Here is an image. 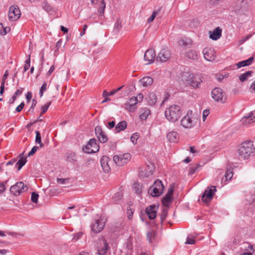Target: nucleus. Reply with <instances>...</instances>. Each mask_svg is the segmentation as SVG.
I'll return each mask as SVG.
<instances>
[{
	"label": "nucleus",
	"instance_id": "412c9836",
	"mask_svg": "<svg viewBox=\"0 0 255 255\" xmlns=\"http://www.w3.org/2000/svg\"><path fill=\"white\" fill-rule=\"evenodd\" d=\"M222 35V30L220 28H216L212 33H211L210 35V38L212 40H216L219 39Z\"/></svg>",
	"mask_w": 255,
	"mask_h": 255
},
{
	"label": "nucleus",
	"instance_id": "ddd939ff",
	"mask_svg": "<svg viewBox=\"0 0 255 255\" xmlns=\"http://www.w3.org/2000/svg\"><path fill=\"white\" fill-rule=\"evenodd\" d=\"M95 134L100 142L105 143L107 141L108 136L100 126H97L95 128Z\"/></svg>",
	"mask_w": 255,
	"mask_h": 255
},
{
	"label": "nucleus",
	"instance_id": "0e129e2a",
	"mask_svg": "<svg viewBox=\"0 0 255 255\" xmlns=\"http://www.w3.org/2000/svg\"><path fill=\"white\" fill-rule=\"evenodd\" d=\"M135 98L137 99V103L140 102L142 101L143 99V96L142 94H139L137 97H135Z\"/></svg>",
	"mask_w": 255,
	"mask_h": 255
},
{
	"label": "nucleus",
	"instance_id": "1a4fd4ad",
	"mask_svg": "<svg viewBox=\"0 0 255 255\" xmlns=\"http://www.w3.org/2000/svg\"><path fill=\"white\" fill-rule=\"evenodd\" d=\"M216 191V186H211L210 187H208L207 189L205 190L202 196V201L206 203L210 202Z\"/></svg>",
	"mask_w": 255,
	"mask_h": 255
},
{
	"label": "nucleus",
	"instance_id": "58836bf2",
	"mask_svg": "<svg viewBox=\"0 0 255 255\" xmlns=\"http://www.w3.org/2000/svg\"><path fill=\"white\" fill-rule=\"evenodd\" d=\"M155 237V233L153 231L148 232L147 234V238L150 243H152Z\"/></svg>",
	"mask_w": 255,
	"mask_h": 255
},
{
	"label": "nucleus",
	"instance_id": "e2e57ef3",
	"mask_svg": "<svg viewBox=\"0 0 255 255\" xmlns=\"http://www.w3.org/2000/svg\"><path fill=\"white\" fill-rule=\"evenodd\" d=\"M10 30V28L9 27L6 26L4 27V28L3 29V31L2 32V35H5L6 33H7L8 32H9Z\"/></svg>",
	"mask_w": 255,
	"mask_h": 255
},
{
	"label": "nucleus",
	"instance_id": "c03bdc74",
	"mask_svg": "<svg viewBox=\"0 0 255 255\" xmlns=\"http://www.w3.org/2000/svg\"><path fill=\"white\" fill-rule=\"evenodd\" d=\"M139 138V134L137 132L132 134L130 137L131 141L132 143H136L137 139Z\"/></svg>",
	"mask_w": 255,
	"mask_h": 255
},
{
	"label": "nucleus",
	"instance_id": "4468645a",
	"mask_svg": "<svg viewBox=\"0 0 255 255\" xmlns=\"http://www.w3.org/2000/svg\"><path fill=\"white\" fill-rule=\"evenodd\" d=\"M155 52L153 49H149L147 50L144 55V59L148 62V64L152 63L155 58Z\"/></svg>",
	"mask_w": 255,
	"mask_h": 255
},
{
	"label": "nucleus",
	"instance_id": "13d9d810",
	"mask_svg": "<svg viewBox=\"0 0 255 255\" xmlns=\"http://www.w3.org/2000/svg\"><path fill=\"white\" fill-rule=\"evenodd\" d=\"M37 104V102L35 99H33L32 101V105L29 110V111H31L32 113L34 111V107H35L36 105Z\"/></svg>",
	"mask_w": 255,
	"mask_h": 255
},
{
	"label": "nucleus",
	"instance_id": "e433bc0d",
	"mask_svg": "<svg viewBox=\"0 0 255 255\" xmlns=\"http://www.w3.org/2000/svg\"><path fill=\"white\" fill-rule=\"evenodd\" d=\"M47 89V83L46 82H44L42 86L40 88L39 90V95L40 97H42L43 95V93L46 91Z\"/></svg>",
	"mask_w": 255,
	"mask_h": 255
},
{
	"label": "nucleus",
	"instance_id": "864d4df0",
	"mask_svg": "<svg viewBox=\"0 0 255 255\" xmlns=\"http://www.w3.org/2000/svg\"><path fill=\"white\" fill-rule=\"evenodd\" d=\"M39 147L36 146H33L31 151L28 153V155L29 156L33 155L37 151V150L38 149Z\"/></svg>",
	"mask_w": 255,
	"mask_h": 255
},
{
	"label": "nucleus",
	"instance_id": "a211bd4d",
	"mask_svg": "<svg viewBox=\"0 0 255 255\" xmlns=\"http://www.w3.org/2000/svg\"><path fill=\"white\" fill-rule=\"evenodd\" d=\"M156 206L152 205L148 206L146 209V213L149 219H154L156 216Z\"/></svg>",
	"mask_w": 255,
	"mask_h": 255
},
{
	"label": "nucleus",
	"instance_id": "aec40b11",
	"mask_svg": "<svg viewBox=\"0 0 255 255\" xmlns=\"http://www.w3.org/2000/svg\"><path fill=\"white\" fill-rule=\"evenodd\" d=\"M146 100L149 105L153 106L157 102V96L154 93H150L146 98Z\"/></svg>",
	"mask_w": 255,
	"mask_h": 255
},
{
	"label": "nucleus",
	"instance_id": "c756f323",
	"mask_svg": "<svg viewBox=\"0 0 255 255\" xmlns=\"http://www.w3.org/2000/svg\"><path fill=\"white\" fill-rule=\"evenodd\" d=\"M242 121L244 125L250 124L255 121V119H254L253 117L251 116V113L248 116L245 117L244 119H243Z\"/></svg>",
	"mask_w": 255,
	"mask_h": 255
},
{
	"label": "nucleus",
	"instance_id": "423d86ee",
	"mask_svg": "<svg viewBox=\"0 0 255 255\" xmlns=\"http://www.w3.org/2000/svg\"><path fill=\"white\" fill-rule=\"evenodd\" d=\"M212 97L215 101L221 103H224L227 101V97L225 93L220 88H215L212 90Z\"/></svg>",
	"mask_w": 255,
	"mask_h": 255
},
{
	"label": "nucleus",
	"instance_id": "680f3d73",
	"mask_svg": "<svg viewBox=\"0 0 255 255\" xmlns=\"http://www.w3.org/2000/svg\"><path fill=\"white\" fill-rule=\"evenodd\" d=\"M209 111L208 110H205L203 111V120L204 121L206 119L207 116L209 115Z\"/></svg>",
	"mask_w": 255,
	"mask_h": 255
},
{
	"label": "nucleus",
	"instance_id": "a878e982",
	"mask_svg": "<svg viewBox=\"0 0 255 255\" xmlns=\"http://www.w3.org/2000/svg\"><path fill=\"white\" fill-rule=\"evenodd\" d=\"M127 127V123L126 121H123L119 123L115 127V130L117 132L125 130Z\"/></svg>",
	"mask_w": 255,
	"mask_h": 255
},
{
	"label": "nucleus",
	"instance_id": "3c124183",
	"mask_svg": "<svg viewBox=\"0 0 255 255\" xmlns=\"http://www.w3.org/2000/svg\"><path fill=\"white\" fill-rule=\"evenodd\" d=\"M69 179L68 178H57V181L58 183H59L61 184H67L68 182Z\"/></svg>",
	"mask_w": 255,
	"mask_h": 255
},
{
	"label": "nucleus",
	"instance_id": "c9c22d12",
	"mask_svg": "<svg viewBox=\"0 0 255 255\" xmlns=\"http://www.w3.org/2000/svg\"><path fill=\"white\" fill-rule=\"evenodd\" d=\"M179 45L184 46V48H185L188 44H191V41L190 39H188L187 40L184 39L180 40L179 42Z\"/></svg>",
	"mask_w": 255,
	"mask_h": 255
},
{
	"label": "nucleus",
	"instance_id": "c85d7f7f",
	"mask_svg": "<svg viewBox=\"0 0 255 255\" xmlns=\"http://www.w3.org/2000/svg\"><path fill=\"white\" fill-rule=\"evenodd\" d=\"M252 71H248L247 72H246L245 73L241 74L239 76V79L241 82H244L246 81L248 77H250L252 74H253Z\"/></svg>",
	"mask_w": 255,
	"mask_h": 255
},
{
	"label": "nucleus",
	"instance_id": "2eb2a0df",
	"mask_svg": "<svg viewBox=\"0 0 255 255\" xmlns=\"http://www.w3.org/2000/svg\"><path fill=\"white\" fill-rule=\"evenodd\" d=\"M173 192V187L170 186L168 190L167 194L162 198V203L165 206H168V204L170 203L172 200V194Z\"/></svg>",
	"mask_w": 255,
	"mask_h": 255
},
{
	"label": "nucleus",
	"instance_id": "49530a36",
	"mask_svg": "<svg viewBox=\"0 0 255 255\" xmlns=\"http://www.w3.org/2000/svg\"><path fill=\"white\" fill-rule=\"evenodd\" d=\"M50 104H51V103L49 102L41 107V115H42V114L45 113L47 111Z\"/></svg>",
	"mask_w": 255,
	"mask_h": 255
},
{
	"label": "nucleus",
	"instance_id": "09e8293b",
	"mask_svg": "<svg viewBox=\"0 0 255 255\" xmlns=\"http://www.w3.org/2000/svg\"><path fill=\"white\" fill-rule=\"evenodd\" d=\"M200 166L199 165H197L196 166L191 167L189 169V174L190 175L193 174L196 172L198 168Z\"/></svg>",
	"mask_w": 255,
	"mask_h": 255
},
{
	"label": "nucleus",
	"instance_id": "a19ab883",
	"mask_svg": "<svg viewBox=\"0 0 255 255\" xmlns=\"http://www.w3.org/2000/svg\"><path fill=\"white\" fill-rule=\"evenodd\" d=\"M167 215V209H163L160 215L161 222L162 223L166 219Z\"/></svg>",
	"mask_w": 255,
	"mask_h": 255
},
{
	"label": "nucleus",
	"instance_id": "bf43d9fd",
	"mask_svg": "<svg viewBox=\"0 0 255 255\" xmlns=\"http://www.w3.org/2000/svg\"><path fill=\"white\" fill-rule=\"evenodd\" d=\"M24 106V103L23 102H22L19 106H18L16 107L15 111L17 112H21V110L23 109Z\"/></svg>",
	"mask_w": 255,
	"mask_h": 255
},
{
	"label": "nucleus",
	"instance_id": "2f4dec72",
	"mask_svg": "<svg viewBox=\"0 0 255 255\" xmlns=\"http://www.w3.org/2000/svg\"><path fill=\"white\" fill-rule=\"evenodd\" d=\"M133 190L136 194L141 193L142 186L138 183H134L132 187Z\"/></svg>",
	"mask_w": 255,
	"mask_h": 255
},
{
	"label": "nucleus",
	"instance_id": "39448f33",
	"mask_svg": "<svg viewBox=\"0 0 255 255\" xmlns=\"http://www.w3.org/2000/svg\"><path fill=\"white\" fill-rule=\"evenodd\" d=\"M28 189L23 182H18L10 188V192L14 195L17 196L25 192Z\"/></svg>",
	"mask_w": 255,
	"mask_h": 255
},
{
	"label": "nucleus",
	"instance_id": "37998d69",
	"mask_svg": "<svg viewBox=\"0 0 255 255\" xmlns=\"http://www.w3.org/2000/svg\"><path fill=\"white\" fill-rule=\"evenodd\" d=\"M30 65V57L29 55L28 58L25 62V65L24 66V72H26L29 68Z\"/></svg>",
	"mask_w": 255,
	"mask_h": 255
},
{
	"label": "nucleus",
	"instance_id": "79ce46f5",
	"mask_svg": "<svg viewBox=\"0 0 255 255\" xmlns=\"http://www.w3.org/2000/svg\"><path fill=\"white\" fill-rule=\"evenodd\" d=\"M122 198V195L120 193H117L113 198V202L117 203Z\"/></svg>",
	"mask_w": 255,
	"mask_h": 255
},
{
	"label": "nucleus",
	"instance_id": "393cba45",
	"mask_svg": "<svg viewBox=\"0 0 255 255\" xmlns=\"http://www.w3.org/2000/svg\"><path fill=\"white\" fill-rule=\"evenodd\" d=\"M254 60V58L253 57H251L248 59L247 60H244L242 61H241L240 62H238L236 65L237 66L238 68H240L242 67H245L247 66L250 65L253 62Z\"/></svg>",
	"mask_w": 255,
	"mask_h": 255
},
{
	"label": "nucleus",
	"instance_id": "4c0bfd02",
	"mask_svg": "<svg viewBox=\"0 0 255 255\" xmlns=\"http://www.w3.org/2000/svg\"><path fill=\"white\" fill-rule=\"evenodd\" d=\"M108 243L105 241L104 242V246L103 247V248H102L100 251H99V254L100 255H104V254H105L107 251H108Z\"/></svg>",
	"mask_w": 255,
	"mask_h": 255
},
{
	"label": "nucleus",
	"instance_id": "dca6fc26",
	"mask_svg": "<svg viewBox=\"0 0 255 255\" xmlns=\"http://www.w3.org/2000/svg\"><path fill=\"white\" fill-rule=\"evenodd\" d=\"M170 57L169 52L167 49H163L158 54L156 59L161 62H166Z\"/></svg>",
	"mask_w": 255,
	"mask_h": 255
},
{
	"label": "nucleus",
	"instance_id": "cd10ccee",
	"mask_svg": "<svg viewBox=\"0 0 255 255\" xmlns=\"http://www.w3.org/2000/svg\"><path fill=\"white\" fill-rule=\"evenodd\" d=\"M149 114L150 110L146 108H143L141 110V114L139 116V118L141 120H145Z\"/></svg>",
	"mask_w": 255,
	"mask_h": 255
},
{
	"label": "nucleus",
	"instance_id": "b1692460",
	"mask_svg": "<svg viewBox=\"0 0 255 255\" xmlns=\"http://www.w3.org/2000/svg\"><path fill=\"white\" fill-rule=\"evenodd\" d=\"M140 82L143 87H147L152 85L153 80L150 77L146 76L140 80Z\"/></svg>",
	"mask_w": 255,
	"mask_h": 255
},
{
	"label": "nucleus",
	"instance_id": "9d476101",
	"mask_svg": "<svg viewBox=\"0 0 255 255\" xmlns=\"http://www.w3.org/2000/svg\"><path fill=\"white\" fill-rule=\"evenodd\" d=\"M21 12L18 6L11 5L9 7L8 14V19L11 21L17 20L20 16Z\"/></svg>",
	"mask_w": 255,
	"mask_h": 255
},
{
	"label": "nucleus",
	"instance_id": "6e6552de",
	"mask_svg": "<svg viewBox=\"0 0 255 255\" xmlns=\"http://www.w3.org/2000/svg\"><path fill=\"white\" fill-rule=\"evenodd\" d=\"M84 152L87 153H96L99 150V146L95 138L90 139L87 145L83 147Z\"/></svg>",
	"mask_w": 255,
	"mask_h": 255
},
{
	"label": "nucleus",
	"instance_id": "7ed1b4c3",
	"mask_svg": "<svg viewBox=\"0 0 255 255\" xmlns=\"http://www.w3.org/2000/svg\"><path fill=\"white\" fill-rule=\"evenodd\" d=\"M184 77V80L187 83L194 88H199L202 82V77L200 75L186 73Z\"/></svg>",
	"mask_w": 255,
	"mask_h": 255
},
{
	"label": "nucleus",
	"instance_id": "69168bd1",
	"mask_svg": "<svg viewBox=\"0 0 255 255\" xmlns=\"http://www.w3.org/2000/svg\"><path fill=\"white\" fill-rule=\"evenodd\" d=\"M55 70V67L54 65H52L50 67V69L49 70V71H48L47 73V76H49L50 75H51L52 72L54 71V70Z\"/></svg>",
	"mask_w": 255,
	"mask_h": 255
},
{
	"label": "nucleus",
	"instance_id": "8fccbe9b",
	"mask_svg": "<svg viewBox=\"0 0 255 255\" xmlns=\"http://www.w3.org/2000/svg\"><path fill=\"white\" fill-rule=\"evenodd\" d=\"M225 177L226 178V181L228 180H230L233 177V173L232 171H230L229 170L227 171L225 173Z\"/></svg>",
	"mask_w": 255,
	"mask_h": 255
},
{
	"label": "nucleus",
	"instance_id": "5fc2aeb1",
	"mask_svg": "<svg viewBox=\"0 0 255 255\" xmlns=\"http://www.w3.org/2000/svg\"><path fill=\"white\" fill-rule=\"evenodd\" d=\"M196 243V241L194 239L190 238L187 237L185 244L189 245H194Z\"/></svg>",
	"mask_w": 255,
	"mask_h": 255
},
{
	"label": "nucleus",
	"instance_id": "473e14b6",
	"mask_svg": "<svg viewBox=\"0 0 255 255\" xmlns=\"http://www.w3.org/2000/svg\"><path fill=\"white\" fill-rule=\"evenodd\" d=\"M124 108L129 112H133L136 109V106H133L128 102L125 104Z\"/></svg>",
	"mask_w": 255,
	"mask_h": 255
},
{
	"label": "nucleus",
	"instance_id": "ea45409f",
	"mask_svg": "<svg viewBox=\"0 0 255 255\" xmlns=\"http://www.w3.org/2000/svg\"><path fill=\"white\" fill-rule=\"evenodd\" d=\"M38 197H39L38 194L36 192H33L31 193V200L32 202H33L35 203H36L38 201Z\"/></svg>",
	"mask_w": 255,
	"mask_h": 255
},
{
	"label": "nucleus",
	"instance_id": "f257e3e1",
	"mask_svg": "<svg viewBox=\"0 0 255 255\" xmlns=\"http://www.w3.org/2000/svg\"><path fill=\"white\" fill-rule=\"evenodd\" d=\"M255 148L252 141H245L240 144L237 150L238 158L240 160L248 159L254 155Z\"/></svg>",
	"mask_w": 255,
	"mask_h": 255
},
{
	"label": "nucleus",
	"instance_id": "5701e85b",
	"mask_svg": "<svg viewBox=\"0 0 255 255\" xmlns=\"http://www.w3.org/2000/svg\"><path fill=\"white\" fill-rule=\"evenodd\" d=\"M185 55L188 58L193 60L198 59V54L195 50H189L186 52Z\"/></svg>",
	"mask_w": 255,
	"mask_h": 255
},
{
	"label": "nucleus",
	"instance_id": "4d7b16f0",
	"mask_svg": "<svg viewBox=\"0 0 255 255\" xmlns=\"http://www.w3.org/2000/svg\"><path fill=\"white\" fill-rule=\"evenodd\" d=\"M7 182V181H5L3 183H0V194L3 192L5 188V184Z\"/></svg>",
	"mask_w": 255,
	"mask_h": 255
},
{
	"label": "nucleus",
	"instance_id": "774afa93",
	"mask_svg": "<svg viewBox=\"0 0 255 255\" xmlns=\"http://www.w3.org/2000/svg\"><path fill=\"white\" fill-rule=\"evenodd\" d=\"M32 96V93L31 92H28L26 96V99L29 101L31 100Z\"/></svg>",
	"mask_w": 255,
	"mask_h": 255
},
{
	"label": "nucleus",
	"instance_id": "9b49d317",
	"mask_svg": "<svg viewBox=\"0 0 255 255\" xmlns=\"http://www.w3.org/2000/svg\"><path fill=\"white\" fill-rule=\"evenodd\" d=\"M180 125L185 128H192L195 125L194 122L189 115V112H187V115L181 119Z\"/></svg>",
	"mask_w": 255,
	"mask_h": 255
},
{
	"label": "nucleus",
	"instance_id": "f8f14e48",
	"mask_svg": "<svg viewBox=\"0 0 255 255\" xmlns=\"http://www.w3.org/2000/svg\"><path fill=\"white\" fill-rule=\"evenodd\" d=\"M92 231L96 233L100 232L105 227V223L102 220H95L91 225Z\"/></svg>",
	"mask_w": 255,
	"mask_h": 255
},
{
	"label": "nucleus",
	"instance_id": "de8ad7c7",
	"mask_svg": "<svg viewBox=\"0 0 255 255\" xmlns=\"http://www.w3.org/2000/svg\"><path fill=\"white\" fill-rule=\"evenodd\" d=\"M158 11H153L151 15L148 19V22H151L153 21L156 16L158 14Z\"/></svg>",
	"mask_w": 255,
	"mask_h": 255
},
{
	"label": "nucleus",
	"instance_id": "72a5a7b5",
	"mask_svg": "<svg viewBox=\"0 0 255 255\" xmlns=\"http://www.w3.org/2000/svg\"><path fill=\"white\" fill-rule=\"evenodd\" d=\"M101 6L99 8V12L100 15H102L104 14L105 9L106 7V3L104 0H102L101 1Z\"/></svg>",
	"mask_w": 255,
	"mask_h": 255
},
{
	"label": "nucleus",
	"instance_id": "7c9ffc66",
	"mask_svg": "<svg viewBox=\"0 0 255 255\" xmlns=\"http://www.w3.org/2000/svg\"><path fill=\"white\" fill-rule=\"evenodd\" d=\"M36 137H35V142L39 144L40 147H42L44 146L43 143L41 142V134L39 131L36 130L35 131Z\"/></svg>",
	"mask_w": 255,
	"mask_h": 255
},
{
	"label": "nucleus",
	"instance_id": "f704fd0d",
	"mask_svg": "<svg viewBox=\"0 0 255 255\" xmlns=\"http://www.w3.org/2000/svg\"><path fill=\"white\" fill-rule=\"evenodd\" d=\"M67 159L70 162H73L76 160V155L74 153H70L67 154Z\"/></svg>",
	"mask_w": 255,
	"mask_h": 255
},
{
	"label": "nucleus",
	"instance_id": "603ef678",
	"mask_svg": "<svg viewBox=\"0 0 255 255\" xmlns=\"http://www.w3.org/2000/svg\"><path fill=\"white\" fill-rule=\"evenodd\" d=\"M128 103L133 106H135L136 104L137 103V99L135 98V97H133L129 99Z\"/></svg>",
	"mask_w": 255,
	"mask_h": 255
},
{
	"label": "nucleus",
	"instance_id": "bb28decb",
	"mask_svg": "<svg viewBox=\"0 0 255 255\" xmlns=\"http://www.w3.org/2000/svg\"><path fill=\"white\" fill-rule=\"evenodd\" d=\"M23 154V153L19 155V156H20L21 158L15 164V166L17 167V170H20L26 162V158L22 157Z\"/></svg>",
	"mask_w": 255,
	"mask_h": 255
},
{
	"label": "nucleus",
	"instance_id": "4be33fe9",
	"mask_svg": "<svg viewBox=\"0 0 255 255\" xmlns=\"http://www.w3.org/2000/svg\"><path fill=\"white\" fill-rule=\"evenodd\" d=\"M168 140L170 142H176L178 141L179 135L176 131H171L167 135Z\"/></svg>",
	"mask_w": 255,
	"mask_h": 255
},
{
	"label": "nucleus",
	"instance_id": "20e7f679",
	"mask_svg": "<svg viewBox=\"0 0 255 255\" xmlns=\"http://www.w3.org/2000/svg\"><path fill=\"white\" fill-rule=\"evenodd\" d=\"M150 190L151 195L153 197L159 196L162 194L164 190V186L161 181L157 179L150 188Z\"/></svg>",
	"mask_w": 255,
	"mask_h": 255
},
{
	"label": "nucleus",
	"instance_id": "f3484780",
	"mask_svg": "<svg viewBox=\"0 0 255 255\" xmlns=\"http://www.w3.org/2000/svg\"><path fill=\"white\" fill-rule=\"evenodd\" d=\"M203 53L206 60L212 61L215 60V56L212 49L205 48L203 49Z\"/></svg>",
	"mask_w": 255,
	"mask_h": 255
},
{
	"label": "nucleus",
	"instance_id": "6ab92c4d",
	"mask_svg": "<svg viewBox=\"0 0 255 255\" xmlns=\"http://www.w3.org/2000/svg\"><path fill=\"white\" fill-rule=\"evenodd\" d=\"M109 160V158L107 156H103L101 159V164L103 169L105 172H108L110 170V167L108 163Z\"/></svg>",
	"mask_w": 255,
	"mask_h": 255
},
{
	"label": "nucleus",
	"instance_id": "a18cd8bd",
	"mask_svg": "<svg viewBox=\"0 0 255 255\" xmlns=\"http://www.w3.org/2000/svg\"><path fill=\"white\" fill-rule=\"evenodd\" d=\"M42 7L44 9L47 11H49L51 9L50 5L47 3V1H44L42 3Z\"/></svg>",
	"mask_w": 255,
	"mask_h": 255
},
{
	"label": "nucleus",
	"instance_id": "052dcab7",
	"mask_svg": "<svg viewBox=\"0 0 255 255\" xmlns=\"http://www.w3.org/2000/svg\"><path fill=\"white\" fill-rule=\"evenodd\" d=\"M133 213V212L132 211L131 209L127 210V214L128 215V217L129 220H131L132 219Z\"/></svg>",
	"mask_w": 255,
	"mask_h": 255
},
{
	"label": "nucleus",
	"instance_id": "f03ea898",
	"mask_svg": "<svg viewBox=\"0 0 255 255\" xmlns=\"http://www.w3.org/2000/svg\"><path fill=\"white\" fill-rule=\"evenodd\" d=\"M181 109L178 105L171 106L165 112V115L167 119L170 122H175L178 120L181 116Z\"/></svg>",
	"mask_w": 255,
	"mask_h": 255
},
{
	"label": "nucleus",
	"instance_id": "6e6d98bb",
	"mask_svg": "<svg viewBox=\"0 0 255 255\" xmlns=\"http://www.w3.org/2000/svg\"><path fill=\"white\" fill-rule=\"evenodd\" d=\"M8 75V70H6L4 72L1 84L4 85L5 80L7 79Z\"/></svg>",
	"mask_w": 255,
	"mask_h": 255
},
{
	"label": "nucleus",
	"instance_id": "338daca9",
	"mask_svg": "<svg viewBox=\"0 0 255 255\" xmlns=\"http://www.w3.org/2000/svg\"><path fill=\"white\" fill-rule=\"evenodd\" d=\"M82 235H83L82 232H79L75 235V236L74 237V239H75L76 240H77L80 238H81V237L82 236Z\"/></svg>",
	"mask_w": 255,
	"mask_h": 255
},
{
	"label": "nucleus",
	"instance_id": "0eeeda50",
	"mask_svg": "<svg viewBox=\"0 0 255 255\" xmlns=\"http://www.w3.org/2000/svg\"><path fill=\"white\" fill-rule=\"evenodd\" d=\"M131 155L129 153L114 155L113 160L118 166H122L127 164L130 159Z\"/></svg>",
	"mask_w": 255,
	"mask_h": 255
}]
</instances>
